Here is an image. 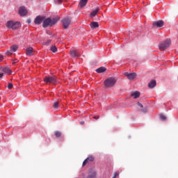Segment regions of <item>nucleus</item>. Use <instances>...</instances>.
I'll use <instances>...</instances> for the list:
<instances>
[{
  "mask_svg": "<svg viewBox=\"0 0 178 178\" xmlns=\"http://www.w3.org/2000/svg\"><path fill=\"white\" fill-rule=\"evenodd\" d=\"M44 83L47 84H53V86H56L58 83V79L55 76H47L44 78Z\"/></svg>",
  "mask_w": 178,
  "mask_h": 178,
  "instance_id": "f257e3e1",
  "label": "nucleus"
},
{
  "mask_svg": "<svg viewBox=\"0 0 178 178\" xmlns=\"http://www.w3.org/2000/svg\"><path fill=\"white\" fill-rule=\"evenodd\" d=\"M56 23H58V19H52L51 18H47L43 21L42 26L45 29L46 27H48V26H54V24H56Z\"/></svg>",
  "mask_w": 178,
  "mask_h": 178,
  "instance_id": "f03ea898",
  "label": "nucleus"
},
{
  "mask_svg": "<svg viewBox=\"0 0 178 178\" xmlns=\"http://www.w3.org/2000/svg\"><path fill=\"white\" fill-rule=\"evenodd\" d=\"M170 44H172L170 39H167L159 44V48L160 51H165V49H168L170 47Z\"/></svg>",
  "mask_w": 178,
  "mask_h": 178,
  "instance_id": "7ed1b4c3",
  "label": "nucleus"
},
{
  "mask_svg": "<svg viewBox=\"0 0 178 178\" xmlns=\"http://www.w3.org/2000/svg\"><path fill=\"white\" fill-rule=\"evenodd\" d=\"M116 84V79L115 78H108L104 81V87L106 88H111Z\"/></svg>",
  "mask_w": 178,
  "mask_h": 178,
  "instance_id": "20e7f679",
  "label": "nucleus"
},
{
  "mask_svg": "<svg viewBox=\"0 0 178 178\" xmlns=\"http://www.w3.org/2000/svg\"><path fill=\"white\" fill-rule=\"evenodd\" d=\"M20 27V22H13V21H8L6 23V28L7 29H12V30H17Z\"/></svg>",
  "mask_w": 178,
  "mask_h": 178,
  "instance_id": "39448f33",
  "label": "nucleus"
},
{
  "mask_svg": "<svg viewBox=\"0 0 178 178\" xmlns=\"http://www.w3.org/2000/svg\"><path fill=\"white\" fill-rule=\"evenodd\" d=\"M61 22L63 24V29H66L69 28V26H70V24L72 23V19L65 17L63 18Z\"/></svg>",
  "mask_w": 178,
  "mask_h": 178,
  "instance_id": "423d86ee",
  "label": "nucleus"
},
{
  "mask_svg": "<svg viewBox=\"0 0 178 178\" xmlns=\"http://www.w3.org/2000/svg\"><path fill=\"white\" fill-rule=\"evenodd\" d=\"M44 20H45V17L44 16H37L36 18L34 20V23L35 24H41L42 23V22H44Z\"/></svg>",
  "mask_w": 178,
  "mask_h": 178,
  "instance_id": "0eeeda50",
  "label": "nucleus"
},
{
  "mask_svg": "<svg viewBox=\"0 0 178 178\" xmlns=\"http://www.w3.org/2000/svg\"><path fill=\"white\" fill-rule=\"evenodd\" d=\"M124 76H126L129 80H134V79L137 77V74H136L135 72H132V73L125 72Z\"/></svg>",
  "mask_w": 178,
  "mask_h": 178,
  "instance_id": "6e6552de",
  "label": "nucleus"
},
{
  "mask_svg": "<svg viewBox=\"0 0 178 178\" xmlns=\"http://www.w3.org/2000/svg\"><path fill=\"white\" fill-rule=\"evenodd\" d=\"M19 14L20 16H26L27 15V9H26V7L21 6L19 9Z\"/></svg>",
  "mask_w": 178,
  "mask_h": 178,
  "instance_id": "1a4fd4ad",
  "label": "nucleus"
},
{
  "mask_svg": "<svg viewBox=\"0 0 178 178\" xmlns=\"http://www.w3.org/2000/svg\"><path fill=\"white\" fill-rule=\"evenodd\" d=\"M70 55L72 58H79V56H80V53L77 50H72L70 51Z\"/></svg>",
  "mask_w": 178,
  "mask_h": 178,
  "instance_id": "9d476101",
  "label": "nucleus"
},
{
  "mask_svg": "<svg viewBox=\"0 0 178 178\" xmlns=\"http://www.w3.org/2000/svg\"><path fill=\"white\" fill-rule=\"evenodd\" d=\"M163 24H164V22L162 20H159V21L153 23V26H156V27H163Z\"/></svg>",
  "mask_w": 178,
  "mask_h": 178,
  "instance_id": "9b49d317",
  "label": "nucleus"
},
{
  "mask_svg": "<svg viewBox=\"0 0 178 178\" xmlns=\"http://www.w3.org/2000/svg\"><path fill=\"white\" fill-rule=\"evenodd\" d=\"M156 86V81L155 80H152L150 83H149L148 84L149 88H154Z\"/></svg>",
  "mask_w": 178,
  "mask_h": 178,
  "instance_id": "f8f14e48",
  "label": "nucleus"
},
{
  "mask_svg": "<svg viewBox=\"0 0 178 178\" xmlns=\"http://www.w3.org/2000/svg\"><path fill=\"white\" fill-rule=\"evenodd\" d=\"M131 97H133L134 99L140 97V92L136 91L131 93Z\"/></svg>",
  "mask_w": 178,
  "mask_h": 178,
  "instance_id": "ddd939ff",
  "label": "nucleus"
},
{
  "mask_svg": "<svg viewBox=\"0 0 178 178\" xmlns=\"http://www.w3.org/2000/svg\"><path fill=\"white\" fill-rule=\"evenodd\" d=\"M97 73H104L106 72V68L105 67H100L96 70Z\"/></svg>",
  "mask_w": 178,
  "mask_h": 178,
  "instance_id": "4468645a",
  "label": "nucleus"
},
{
  "mask_svg": "<svg viewBox=\"0 0 178 178\" xmlns=\"http://www.w3.org/2000/svg\"><path fill=\"white\" fill-rule=\"evenodd\" d=\"M99 12V8H97V9L94 10L91 13H90V17H95L97 16V13Z\"/></svg>",
  "mask_w": 178,
  "mask_h": 178,
  "instance_id": "2eb2a0df",
  "label": "nucleus"
},
{
  "mask_svg": "<svg viewBox=\"0 0 178 178\" xmlns=\"http://www.w3.org/2000/svg\"><path fill=\"white\" fill-rule=\"evenodd\" d=\"M87 2H88V0H81L79 2V6L81 8H84V6L87 5Z\"/></svg>",
  "mask_w": 178,
  "mask_h": 178,
  "instance_id": "dca6fc26",
  "label": "nucleus"
},
{
  "mask_svg": "<svg viewBox=\"0 0 178 178\" xmlns=\"http://www.w3.org/2000/svg\"><path fill=\"white\" fill-rule=\"evenodd\" d=\"M90 27H91V29H97V28L99 27V24L97 22H92L90 24Z\"/></svg>",
  "mask_w": 178,
  "mask_h": 178,
  "instance_id": "f3484780",
  "label": "nucleus"
},
{
  "mask_svg": "<svg viewBox=\"0 0 178 178\" xmlns=\"http://www.w3.org/2000/svg\"><path fill=\"white\" fill-rule=\"evenodd\" d=\"M26 55H29V56H31L33 55V47H29L26 50Z\"/></svg>",
  "mask_w": 178,
  "mask_h": 178,
  "instance_id": "a211bd4d",
  "label": "nucleus"
},
{
  "mask_svg": "<svg viewBox=\"0 0 178 178\" xmlns=\"http://www.w3.org/2000/svg\"><path fill=\"white\" fill-rule=\"evenodd\" d=\"M2 72H3L6 74H10L12 73V71H10V69L8 67H3L2 68Z\"/></svg>",
  "mask_w": 178,
  "mask_h": 178,
  "instance_id": "6ab92c4d",
  "label": "nucleus"
},
{
  "mask_svg": "<svg viewBox=\"0 0 178 178\" xmlns=\"http://www.w3.org/2000/svg\"><path fill=\"white\" fill-rule=\"evenodd\" d=\"M50 51H51V52H54V54H55V52H58V48H56V46L53 45L51 47Z\"/></svg>",
  "mask_w": 178,
  "mask_h": 178,
  "instance_id": "aec40b11",
  "label": "nucleus"
},
{
  "mask_svg": "<svg viewBox=\"0 0 178 178\" xmlns=\"http://www.w3.org/2000/svg\"><path fill=\"white\" fill-rule=\"evenodd\" d=\"M10 50L12 51L13 52H16L17 51V46L16 45H13L10 47Z\"/></svg>",
  "mask_w": 178,
  "mask_h": 178,
  "instance_id": "412c9836",
  "label": "nucleus"
},
{
  "mask_svg": "<svg viewBox=\"0 0 178 178\" xmlns=\"http://www.w3.org/2000/svg\"><path fill=\"white\" fill-rule=\"evenodd\" d=\"M54 136L56 137V138H59V137H60L62 136V133L59 131H56L54 133Z\"/></svg>",
  "mask_w": 178,
  "mask_h": 178,
  "instance_id": "4be33fe9",
  "label": "nucleus"
},
{
  "mask_svg": "<svg viewBox=\"0 0 178 178\" xmlns=\"http://www.w3.org/2000/svg\"><path fill=\"white\" fill-rule=\"evenodd\" d=\"M53 107L54 108V109H57V108H59V102H54L53 104Z\"/></svg>",
  "mask_w": 178,
  "mask_h": 178,
  "instance_id": "5701e85b",
  "label": "nucleus"
},
{
  "mask_svg": "<svg viewBox=\"0 0 178 178\" xmlns=\"http://www.w3.org/2000/svg\"><path fill=\"white\" fill-rule=\"evenodd\" d=\"M87 161H90V162H92L94 161V156H89L87 159H86Z\"/></svg>",
  "mask_w": 178,
  "mask_h": 178,
  "instance_id": "b1692460",
  "label": "nucleus"
},
{
  "mask_svg": "<svg viewBox=\"0 0 178 178\" xmlns=\"http://www.w3.org/2000/svg\"><path fill=\"white\" fill-rule=\"evenodd\" d=\"M12 54H13V52L10 50H8L7 51H6V55H7V56H10Z\"/></svg>",
  "mask_w": 178,
  "mask_h": 178,
  "instance_id": "393cba45",
  "label": "nucleus"
},
{
  "mask_svg": "<svg viewBox=\"0 0 178 178\" xmlns=\"http://www.w3.org/2000/svg\"><path fill=\"white\" fill-rule=\"evenodd\" d=\"M95 176H97V173L92 172L91 175H88V178H94Z\"/></svg>",
  "mask_w": 178,
  "mask_h": 178,
  "instance_id": "a878e982",
  "label": "nucleus"
},
{
  "mask_svg": "<svg viewBox=\"0 0 178 178\" xmlns=\"http://www.w3.org/2000/svg\"><path fill=\"white\" fill-rule=\"evenodd\" d=\"M63 0H54V3H56L57 5H60V3H62Z\"/></svg>",
  "mask_w": 178,
  "mask_h": 178,
  "instance_id": "bb28decb",
  "label": "nucleus"
},
{
  "mask_svg": "<svg viewBox=\"0 0 178 178\" xmlns=\"http://www.w3.org/2000/svg\"><path fill=\"white\" fill-rule=\"evenodd\" d=\"M51 42L52 40H48L47 42H44V45H49Z\"/></svg>",
  "mask_w": 178,
  "mask_h": 178,
  "instance_id": "cd10ccee",
  "label": "nucleus"
},
{
  "mask_svg": "<svg viewBox=\"0 0 178 178\" xmlns=\"http://www.w3.org/2000/svg\"><path fill=\"white\" fill-rule=\"evenodd\" d=\"M8 88L9 90L13 88V83H8Z\"/></svg>",
  "mask_w": 178,
  "mask_h": 178,
  "instance_id": "c85d7f7f",
  "label": "nucleus"
},
{
  "mask_svg": "<svg viewBox=\"0 0 178 178\" xmlns=\"http://www.w3.org/2000/svg\"><path fill=\"white\" fill-rule=\"evenodd\" d=\"M160 118L161 119V120H165L166 119V116L163 115H161L160 116Z\"/></svg>",
  "mask_w": 178,
  "mask_h": 178,
  "instance_id": "c756f323",
  "label": "nucleus"
},
{
  "mask_svg": "<svg viewBox=\"0 0 178 178\" xmlns=\"http://www.w3.org/2000/svg\"><path fill=\"white\" fill-rule=\"evenodd\" d=\"M88 163V161H87V159L83 162V166H86Z\"/></svg>",
  "mask_w": 178,
  "mask_h": 178,
  "instance_id": "7c9ffc66",
  "label": "nucleus"
},
{
  "mask_svg": "<svg viewBox=\"0 0 178 178\" xmlns=\"http://www.w3.org/2000/svg\"><path fill=\"white\" fill-rule=\"evenodd\" d=\"M93 119H95V120H98L99 119V115H95L93 117Z\"/></svg>",
  "mask_w": 178,
  "mask_h": 178,
  "instance_id": "2f4dec72",
  "label": "nucleus"
},
{
  "mask_svg": "<svg viewBox=\"0 0 178 178\" xmlns=\"http://www.w3.org/2000/svg\"><path fill=\"white\" fill-rule=\"evenodd\" d=\"M3 60V56L0 54V62H2Z\"/></svg>",
  "mask_w": 178,
  "mask_h": 178,
  "instance_id": "473e14b6",
  "label": "nucleus"
},
{
  "mask_svg": "<svg viewBox=\"0 0 178 178\" xmlns=\"http://www.w3.org/2000/svg\"><path fill=\"white\" fill-rule=\"evenodd\" d=\"M138 106H140V108H144V106H143V104L140 102H138Z\"/></svg>",
  "mask_w": 178,
  "mask_h": 178,
  "instance_id": "72a5a7b5",
  "label": "nucleus"
},
{
  "mask_svg": "<svg viewBox=\"0 0 178 178\" xmlns=\"http://www.w3.org/2000/svg\"><path fill=\"white\" fill-rule=\"evenodd\" d=\"M118 176H119V173L118 172H115L114 173V177H118Z\"/></svg>",
  "mask_w": 178,
  "mask_h": 178,
  "instance_id": "f704fd0d",
  "label": "nucleus"
},
{
  "mask_svg": "<svg viewBox=\"0 0 178 178\" xmlns=\"http://www.w3.org/2000/svg\"><path fill=\"white\" fill-rule=\"evenodd\" d=\"M3 77V73H0V79H2Z\"/></svg>",
  "mask_w": 178,
  "mask_h": 178,
  "instance_id": "c9c22d12",
  "label": "nucleus"
},
{
  "mask_svg": "<svg viewBox=\"0 0 178 178\" xmlns=\"http://www.w3.org/2000/svg\"><path fill=\"white\" fill-rule=\"evenodd\" d=\"M142 112H147V109L142 110Z\"/></svg>",
  "mask_w": 178,
  "mask_h": 178,
  "instance_id": "e433bc0d",
  "label": "nucleus"
},
{
  "mask_svg": "<svg viewBox=\"0 0 178 178\" xmlns=\"http://www.w3.org/2000/svg\"><path fill=\"white\" fill-rule=\"evenodd\" d=\"M17 60H15L13 61V63H17Z\"/></svg>",
  "mask_w": 178,
  "mask_h": 178,
  "instance_id": "4c0bfd02",
  "label": "nucleus"
},
{
  "mask_svg": "<svg viewBox=\"0 0 178 178\" xmlns=\"http://www.w3.org/2000/svg\"><path fill=\"white\" fill-rule=\"evenodd\" d=\"M81 124H84V122H81Z\"/></svg>",
  "mask_w": 178,
  "mask_h": 178,
  "instance_id": "58836bf2",
  "label": "nucleus"
},
{
  "mask_svg": "<svg viewBox=\"0 0 178 178\" xmlns=\"http://www.w3.org/2000/svg\"><path fill=\"white\" fill-rule=\"evenodd\" d=\"M28 23H31V21H30V20H28Z\"/></svg>",
  "mask_w": 178,
  "mask_h": 178,
  "instance_id": "ea45409f",
  "label": "nucleus"
},
{
  "mask_svg": "<svg viewBox=\"0 0 178 178\" xmlns=\"http://www.w3.org/2000/svg\"><path fill=\"white\" fill-rule=\"evenodd\" d=\"M112 178H116V177H113Z\"/></svg>",
  "mask_w": 178,
  "mask_h": 178,
  "instance_id": "a19ab883",
  "label": "nucleus"
}]
</instances>
